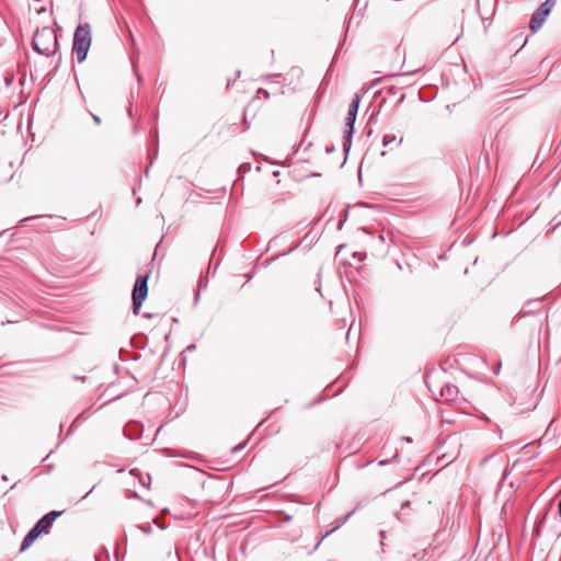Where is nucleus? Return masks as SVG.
Returning <instances> with one entry per match:
<instances>
[{"mask_svg":"<svg viewBox=\"0 0 561 561\" xmlns=\"http://www.w3.org/2000/svg\"><path fill=\"white\" fill-rule=\"evenodd\" d=\"M33 47L41 55H55L58 51V41L54 28L45 26L37 30L33 36Z\"/></svg>","mask_w":561,"mask_h":561,"instance_id":"f257e3e1","label":"nucleus"},{"mask_svg":"<svg viewBox=\"0 0 561 561\" xmlns=\"http://www.w3.org/2000/svg\"><path fill=\"white\" fill-rule=\"evenodd\" d=\"M91 27L89 24H80L73 34L72 50L77 56V60L82 62L85 60L88 51L91 47Z\"/></svg>","mask_w":561,"mask_h":561,"instance_id":"f03ea898","label":"nucleus"},{"mask_svg":"<svg viewBox=\"0 0 561 561\" xmlns=\"http://www.w3.org/2000/svg\"><path fill=\"white\" fill-rule=\"evenodd\" d=\"M557 0H546L531 15L529 27L533 32H537L546 21Z\"/></svg>","mask_w":561,"mask_h":561,"instance_id":"7ed1b4c3","label":"nucleus"},{"mask_svg":"<svg viewBox=\"0 0 561 561\" xmlns=\"http://www.w3.org/2000/svg\"><path fill=\"white\" fill-rule=\"evenodd\" d=\"M148 276H138L133 289V308L134 313H138L139 309L142 306L144 300L147 297L148 294V286H147Z\"/></svg>","mask_w":561,"mask_h":561,"instance_id":"20e7f679","label":"nucleus"},{"mask_svg":"<svg viewBox=\"0 0 561 561\" xmlns=\"http://www.w3.org/2000/svg\"><path fill=\"white\" fill-rule=\"evenodd\" d=\"M60 512L51 511L44 515L36 524L35 526L42 530V533H48L49 528L51 527L53 523L56 520V518L60 515Z\"/></svg>","mask_w":561,"mask_h":561,"instance_id":"39448f33","label":"nucleus"},{"mask_svg":"<svg viewBox=\"0 0 561 561\" xmlns=\"http://www.w3.org/2000/svg\"><path fill=\"white\" fill-rule=\"evenodd\" d=\"M41 534H43L42 530L34 526L24 537L21 545V550L24 551L30 548Z\"/></svg>","mask_w":561,"mask_h":561,"instance_id":"423d86ee","label":"nucleus"},{"mask_svg":"<svg viewBox=\"0 0 561 561\" xmlns=\"http://www.w3.org/2000/svg\"><path fill=\"white\" fill-rule=\"evenodd\" d=\"M440 396L446 401H455L458 396V388L454 385L447 383L442 387Z\"/></svg>","mask_w":561,"mask_h":561,"instance_id":"0eeeda50","label":"nucleus"},{"mask_svg":"<svg viewBox=\"0 0 561 561\" xmlns=\"http://www.w3.org/2000/svg\"><path fill=\"white\" fill-rule=\"evenodd\" d=\"M355 121H356V115L347 114V116H346V127L348 129L346 131L345 140H344V144H343L345 148L351 146V136H352V134L354 131Z\"/></svg>","mask_w":561,"mask_h":561,"instance_id":"6e6552de","label":"nucleus"},{"mask_svg":"<svg viewBox=\"0 0 561 561\" xmlns=\"http://www.w3.org/2000/svg\"><path fill=\"white\" fill-rule=\"evenodd\" d=\"M359 102H360V98L358 94H355L351 104H350V107H348V113L347 114H353V115H356L357 116V113H358V108H359Z\"/></svg>","mask_w":561,"mask_h":561,"instance_id":"1a4fd4ad","label":"nucleus"},{"mask_svg":"<svg viewBox=\"0 0 561 561\" xmlns=\"http://www.w3.org/2000/svg\"><path fill=\"white\" fill-rule=\"evenodd\" d=\"M396 140V137L392 136L391 138L389 136H385L383 138V145L388 146L390 142H393Z\"/></svg>","mask_w":561,"mask_h":561,"instance_id":"9d476101","label":"nucleus"},{"mask_svg":"<svg viewBox=\"0 0 561 561\" xmlns=\"http://www.w3.org/2000/svg\"><path fill=\"white\" fill-rule=\"evenodd\" d=\"M144 533L146 534H149L151 531V527L148 525V526H140L139 527Z\"/></svg>","mask_w":561,"mask_h":561,"instance_id":"9b49d317","label":"nucleus"},{"mask_svg":"<svg viewBox=\"0 0 561 561\" xmlns=\"http://www.w3.org/2000/svg\"><path fill=\"white\" fill-rule=\"evenodd\" d=\"M558 512H559V515L561 516V500L559 501V504H558Z\"/></svg>","mask_w":561,"mask_h":561,"instance_id":"f8f14e48","label":"nucleus"},{"mask_svg":"<svg viewBox=\"0 0 561 561\" xmlns=\"http://www.w3.org/2000/svg\"><path fill=\"white\" fill-rule=\"evenodd\" d=\"M93 118L96 123H100V118L98 116H93Z\"/></svg>","mask_w":561,"mask_h":561,"instance_id":"ddd939ff","label":"nucleus"}]
</instances>
